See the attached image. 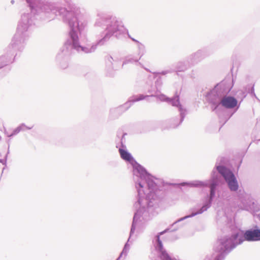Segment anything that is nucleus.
Wrapping results in <instances>:
<instances>
[{
    "instance_id": "obj_1",
    "label": "nucleus",
    "mask_w": 260,
    "mask_h": 260,
    "mask_svg": "<svg viewBox=\"0 0 260 260\" xmlns=\"http://www.w3.org/2000/svg\"><path fill=\"white\" fill-rule=\"evenodd\" d=\"M217 169L227 182L230 189L234 191L237 190L238 185L233 173L223 166H218L217 167Z\"/></svg>"
},
{
    "instance_id": "obj_2",
    "label": "nucleus",
    "mask_w": 260,
    "mask_h": 260,
    "mask_svg": "<svg viewBox=\"0 0 260 260\" xmlns=\"http://www.w3.org/2000/svg\"><path fill=\"white\" fill-rule=\"evenodd\" d=\"M244 238L246 240L248 241L260 240V230L247 231L244 234Z\"/></svg>"
},
{
    "instance_id": "obj_3",
    "label": "nucleus",
    "mask_w": 260,
    "mask_h": 260,
    "mask_svg": "<svg viewBox=\"0 0 260 260\" xmlns=\"http://www.w3.org/2000/svg\"><path fill=\"white\" fill-rule=\"evenodd\" d=\"M221 104L226 108H233L237 105V101L233 97L225 96L220 102Z\"/></svg>"
},
{
    "instance_id": "obj_4",
    "label": "nucleus",
    "mask_w": 260,
    "mask_h": 260,
    "mask_svg": "<svg viewBox=\"0 0 260 260\" xmlns=\"http://www.w3.org/2000/svg\"><path fill=\"white\" fill-rule=\"evenodd\" d=\"M238 237V234L233 235L229 239L226 240V243H225V246L227 247L234 248L237 245L241 244L243 240H240L239 241L235 242Z\"/></svg>"
},
{
    "instance_id": "obj_5",
    "label": "nucleus",
    "mask_w": 260,
    "mask_h": 260,
    "mask_svg": "<svg viewBox=\"0 0 260 260\" xmlns=\"http://www.w3.org/2000/svg\"><path fill=\"white\" fill-rule=\"evenodd\" d=\"M119 152L121 157L123 159L128 161H131L133 159L132 156L127 151L120 148L119 149Z\"/></svg>"
},
{
    "instance_id": "obj_6",
    "label": "nucleus",
    "mask_w": 260,
    "mask_h": 260,
    "mask_svg": "<svg viewBox=\"0 0 260 260\" xmlns=\"http://www.w3.org/2000/svg\"><path fill=\"white\" fill-rule=\"evenodd\" d=\"M72 39H73L74 47L76 49L78 47H79V46H78L77 42V37H76L75 36H72Z\"/></svg>"
},
{
    "instance_id": "obj_7",
    "label": "nucleus",
    "mask_w": 260,
    "mask_h": 260,
    "mask_svg": "<svg viewBox=\"0 0 260 260\" xmlns=\"http://www.w3.org/2000/svg\"><path fill=\"white\" fill-rule=\"evenodd\" d=\"M158 243L159 244V248L160 249H162V243L161 242V241H160L159 239L158 238Z\"/></svg>"
},
{
    "instance_id": "obj_8",
    "label": "nucleus",
    "mask_w": 260,
    "mask_h": 260,
    "mask_svg": "<svg viewBox=\"0 0 260 260\" xmlns=\"http://www.w3.org/2000/svg\"><path fill=\"white\" fill-rule=\"evenodd\" d=\"M144 97L143 95H141V96H140V98H139L138 99H136V100H134V101H139V100H141L144 99Z\"/></svg>"
},
{
    "instance_id": "obj_9",
    "label": "nucleus",
    "mask_w": 260,
    "mask_h": 260,
    "mask_svg": "<svg viewBox=\"0 0 260 260\" xmlns=\"http://www.w3.org/2000/svg\"><path fill=\"white\" fill-rule=\"evenodd\" d=\"M213 189H214V186L213 185H212L211 187V194H212L213 193Z\"/></svg>"
}]
</instances>
